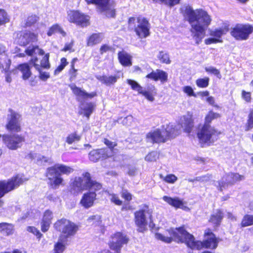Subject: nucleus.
<instances>
[{"instance_id": "obj_1", "label": "nucleus", "mask_w": 253, "mask_h": 253, "mask_svg": "<svg viewBox=\"0 0 253 253\" xmlns=\"http://www.w3.org/2000/svg\"><path fill=\"white\" fill-rule=\"evenodd\" d=\"M170 237L165 236L160 233H156L155 238L166 243H170L172 240L177 242L185 243L191 249L201 250L203 248L215 249L219 243V239L210 229L205 230V240L203 242L195 241L193 235L188 233L183 227L170 228L167 230Z\"/></svg>"}, {"instance_id": "obj_2", "label": "nucleus", "mask_w": 253, "mask_h": 253, "mask_svg": "<svg viewBox=\"0 0 253 253\" xmlns=\"http://www.w3.org/2000/svg\"><path fill=\"white\" fill-rule=\"evenodd\" d=\"M188 21L191 26V31L197 44H199L205 35L207 27L211 21V18L208 12L203 9L194 10L188 6L185 9Z\"/></svg>"}, {"instance_id": "obj_3", "label": "nucleus", "mask_w": 253, "mask_h": 253, "mask_svg": "<svg viewBox=\"0 0 253 253\" xmlns=\"http://www.w3.org/2000/svg\"><path fill=\"white\" fill-rule=\"evenodd\" d=\"M72 187L77 191L87 190L89 188L98 191L101 189L102 185L91 180L90 174L86 172L83 173L81 176L75 178L72 183Z\"/></svg>"}, {"instance_id": "obj_4", "label": "nucleus", "mask_w": 253, "mask_h": 253, "mask_svg": "<svg viewBox=\"0 0 253 253\" xmlns=\"http://www.w3.org/2000/svg\"><path fill=\"white\" fill-rule=\"evenodd\" d=\"M54 227L56 230L63 234L59 238H65V240L74 236L79 230L77 225L66 218H62L57 220L54 223Z\"/></svg>"}, {"instance_id": "obj_5", "label": "nucleus", "mask_w": 253, "mask_h": 253, "mask_svg": "<svg viewBox=\"0 0 253 253\" xmlns=\"http://www.w3.org/2000/svg\"><path fill=\"white\" fill-rule=\"evenodd\" d=\"M219 134L214 127L209 124H204L199 126L197 135L201 143H211Z\"/></svg>"}, {"instance_id": "obj_6", "label": "nucleus", "mask_w": 253, "mask_h": 253, "mask_svg": "<svg viewBox=\"0 0 253 253\" xmlns=\"http://www.w3.org/2000/svg\"><path fill=\"white\" fill-rule=\"evenodd\" d=\"M27 180L22 176L17 175L7 181H0V198L5 194L18 187Z\"/></svg>"}, {"instance_id": "obj_7", "label": "nucleus", "mask_w": 253, "mask_h": 253, "mask_svg": "<svg viewBox=\"0 0 253 253\" xmlns=\"http://www.w3.org/2000/svg\"><path fill=\"white\" fill-rule=\"evenodd\" d=\"M245 176L238 173L229 172L226 173L220 181L214 182V185L220 190L222 191L229 185H232L235 183L244 180Z\"/></svg>"}, {"instance_id": "obj_8", "label": "nucleus", "mask_w": 253, "mask_h": 253, "mask_svg": "<svg viewBox=\"0 0 253 253\" xmlns=\"http://www.w3.org/2000/svg\"><path fill=\"white\" fill-rule=\"evenodd\" d=\"M87 3H93L97 5L99 10L108 17H114L115 15V9L113 3L110 0H85Z\"/></svg>"}, {"instance_id": "obj_9", "label": "nucleus", "mask_w": 253, "mask_h": 253, "mask_svg": "<svg viewBox=\"0 0 253 253\" xmlns=\"http://www.w3.org/2000/svg\"><path fill=\"white\" fill-rule=\"evenodd\" d=\"M2 140L9 149L15 150L21 147L25 139L19 134H5L2 136Z\"/></svg>"}, {"instance_id": "obj_10", "label": "nucleus", "mask_w": 253, "mask_h": 253, "mask_svg": "<svg viewBox=\"0 0 253 253\" xmlns=\"http://www.w3.org/2000/svg\"><path fill=\"white\" fill-rule=\"evenodd\" d=\"M46 176L48 180V184L52 188L57 189L63 184L64 180L61 177V173L53 166L47 169Z\"/></svg>"}, {"instance_id": "obj_11", "label": "nucleus", "mask_w": 253, "mask_h": 253, "mask_svg": "<svg viewBox=\"0 0 253 253\" xmlns=\"http://www.w3.org/2000/svg\"><path fill=\"white\" fill-rule=\"evenodd\" d=\"M128 238L125 234L117 232L114 234L109 243L110 248L116 252V253H121L123 246L126 244L128 242Z\"/></svg>"}, {"instance_id": "obj_12", "label": "nucleus", "mask_w": 253, "mask_h": 253, "mask_svg": "<svg viewBox=\"0 0 253 253\" xmlns=\"http://www.w3.org/2000/svg\"><path fill=\"white\" fill-rule=\"evenodd\" d=\"M253 31L250 25H237L231 30V35L237 40H246Z\"/></svg>"}, {"instance_id": "obj_13", "label": "nucleus", "mask_w": 253, "mask_h": 253, "mask_svg": "<svg viewBox=\"0 0 253 253\" xmlns=\"http://www.w3.org/2000/svg\"><path fill=\"white\" fill-rule=\"evenodd\" d=\"M10 114L7 116V124L6 127L9 131L19 132L21 130V116L12 110H9Z\"/></svg>"}, {"instance_id": "obj_14", "label": "nucleus", "mask_w": 253, "mask_h": 253, "mask_svg": "<svg viewBox=\"0 0 253 253\" xmlns=\"http://www.w3.org/2000/svg\"><path fill=\"white\" fill-rule=\"evenodd\" d=\"M135 222L138 227V230L140 232H143L147 225V216H150V212L147 207H145L144 209L137 211L134 213Z\"/></svg>"}, {"instance_id": "obj_15", "label": "nucleus", "mask_w": 253, "mask_h": 253, "mask_svg": "<svg viewBox=\"0 0 253 253\" xmlns=\"http://www.w3.org/2000/svg\"><path fill=\"white\" fill-rule=\"evenodd\" d=\"M68 18L70 22L83 27L89 25L88 17L77 11H70L68 14Z\"/></svg>"}, {"instance_id": "obj_16", "label": "nucleus", "mask_w": 253, "mask_h": 253, "mask_svg": "<svg viewBox=\"0 0 253 253\" xmlns=\"http://www.w3.org/2000/svg\"><path fill=\"white\" fill-rule=\"evenodd\" d=\"M38 35L37 34L26 31L17 34L16 41L20 45L26 46L30 43L35 42L38 41Z\"/></svg>"}, {"instance_id": "obj_17", "label": "nucleus", "mask_w": 253, "mask_h": 253, "mask_svg": "<svg viewBox=\"0 0 253 253\" xmlns=\"http://www.w3.org/2000/svg\"><path fill=\"white\" fill-rule=\"evenodd\" d=\"M135 31L140 38H145L149 35V24L144 18H137V24L135 28Z\"/></svg>"}, {"instance_id": "obj_18", "label": "nucleus", "mask_w": 253, "mask_h": 253, "mask_svg": "<svg viewBox=\"0 0 253 253\" xmlns=\"http://www.w3.org/2000/svg\"><path fill=\"white\" fill-rule=\"evenodd\" d=\"M180 128H182L183 130L187 133H190L194 127V119L192 114L190 112L182 116L179 121L178 125Z\"/></svg>"}, {"instance_id": "obj_19", "label": "nucleus", "mask_w": 253, "mask_h": 253, "mask_svg": "<svg viewBox=\"0 0 253 253\" xmlns=\"http://www.w3.org/2000/svg\"><path fill=\"white\" fill-rule=\"evenodd\" d=\"M88 192L84 193L81 201L80 204L85 209H88L93 206L96 200V194L94 189H88Z\"/></svg>"}, {"instance_id": "obj_20", "label": "nucleus", "mask_w": 253, "mask_h": 253, "mask_svg": "<svg viewBox=\"0 0 253 253\" xmlns=\"http://www.w3.org/2000/svg\"><path fill=\"white\" fill-rule=\"evenodd\" d=\"M70 87L74 94L77 96V99L80 101H82L83 100L87 99H91L97 95L95 92H92L88 93L85 90L77 87L74 84L70 85Z\"/></svg>"}, {"instance_id": "obj_21", "label": "nucleus", "mask_w": 253, "mask_h": 253, "mask_svg": "<svg viewBox=\"0 0 253 253\" xmlns=\"http://www.w3.org/2000/svg\"><path fill=\"white\" fill-rule=\"evenodd\" d=\"M146 138L147 141L153 143L164 142L167 141L165 134L163 133V129L150 132L147 134Z\"/></svg>"}, {"instance_id": "obj_22", "label": "nucleus", "mask_w": 253, "mask_h": 253, "mask_svg": "<svg viewBox=\"0 0 253 253\" xmlns=\"http://www.w3.org/2000/svg\"><path fill=\"white\" fill-rule=\"evenodd\" d=\"M166 140L175 137L180 133V126L174 124H169L163 128Z\"/></svg>"}, {"instance_id": "obj_23", "label": "nucleus", "mask_w": 253, "mask_h": 253, "mask_svg": "<svg viewBox=\"0 0 253 253\" xmlns=\"http://www.w3.org/2000/svg\"><path fill=\"white\" fill-rule=\"evenodd\" d=\"M111 154H108V150L100 149L94 150L89 153V158L90 161L96 162L100 159H105L111 157Z\"/></svg>"}, {"instance_id": "obj_24", "label": "nucleus", "mask_w": 253, "mask_h": 253, "mask_svg": "<svg viewBox=\"0 0 253 253\" xmlns=\"http://www.w3.org/2000/svg\"><path fill=\"white\" fill-rule=\"evenodd\" d=\"M39 62L37 57L33 58L30 61V65L39 72V78L43 81H45L49 78V73L47 72L43 71L42 69H41L39 66Z\"/></svg>"}, {"instance_id": "obj_25", "label": "nucleus", "mask_w": 253, "mask_h": 253, "mask_svg": "<svg viewBox=\"0 0 253 253\" xmlns=\"http://www.w3.org/2000/svg\"><path fill=\"white\" fill-rule=\"evenodd\" d=\"M168 77V74L166 72L159 69L152 72L146 76L147 78L151 79L155 81L160 80L163 83L167 81Z\"/></svg>"}, {"instance_id": "obj_26", "label": "nucleus", "mask_w": 253, "mask_h": 253, "mask_svg": "<svg viewBox=\"0 0 253 253\" xmlns=\"http://www.w3.org/2000/svg\"><path fill=\"white\" fill-rule=\"evenodd\" d=\"M164 201L169 205L174 207L176 209H185L186 207L184 206L183 202L178 197L171 198L165 196L163 197Z\"/></svg>"}, {"instance_id": "obj_27", "label": "nucleus", "mask_w": 253, "mask_h": 253, "mask_svg": "<svg viewBox=\"0 0 253 253\" xmlns=\"http://www.w3.org/2000/svg\"><path fill=\"white\" fill-rule=\"evenodd\" d=\"M52 218V212L49 210H46L44 213L41 223V228L42 232H45L48 230Z\"/></svg>"}, {"instance_id": "obj_28", "label": "nucleus", "mask_w": 253, "mask_h": 253, "mask_svg": "<svg viewBox=\"0 0 253 253\" xmlns=\"http://www.w3.org/2000/svg\"><path fill=\"white\" fill-rule=\"evenodd\" d=\"M96 78L102 84L107 86H110L115 84L119 77L117 76H107V75H97Z\"/></svg>"}, {"instance_id": "obj_29", "label": "nucleus", "mask_w": 253, "mask_h": 253, "mask_svg": "<svg viewBox=\"0 0 253 253\" xmlns=\"http://www.w3.org/2000/svg\"><path fill=\"white\" fill-rule=\"evenodd\" d=\"M15 231L14 225L11 223L2 222L0 223V233L9 236L13 234Z\"/></svg>"}, {"instance_id": "obj_30", "label": "nucleus", "mask_w": 253, "mask_h": 253, "mask_svg": "<svg viewBox=\"0 0 253 253\" xmlns=\"http://www.w3.org/2000/svg\"><path fill=\"white\" fill-rule=\"evenodd\" d=\"M17 69L21 72L22 78L24 80H28L32 75L30 66L27 63L19 65Z\"/></svg>"}, {"instance_id": "obj_31", "label": "nucleus", "mask_w": 253, "mask_h": 253, "mask_svg": "<svg viewBox=\"0 0 253 253\" xmlns=\"http://www.w3.org/2000/svg\"><path fill=\"white\" fill-rule=\"evenodd\" d=\"M118 58L121 64L124 66H130L132 65L131 56L125 51L118 53Z\"/></svg>"}, {"instance_id": "obj_32", "label": "nucleus", "mask_w": 253, "mask_h": 253, "mask_svg": "<svg viewBox=\"0 0 253 253\" xmlns=\"http://www.w3.org/2000/svg\"><path fill=\"white\" fill-rule=\"evenodd\" d=\"M95 105L92 103L83 104L81 106V114L85 116L88 119Z\"/></svg>"}, {"instance_id": "obj_33", "label": "nucleus", "mask_w": 253, "mask_h": 253, "mask_svg": "<svg viewBox=\"0 0 253 253\" xmlns=\"http://www.w3.org/2000/svg\"><path fill=\"white\" fill-rule=\"evenodd\" d=\"M228 31V28L224 26L223 28L209 30V34L215 39H220L221 37Z\"/></svg>"}, {"instance_id": "obj_34", "label": "nucleus", "mask_w": 253, "mask_h": 253, "mask_svg": "<svg viewBox=\"0 0 253 253\" xmlns=\"http://www.w3.org/2000/svg\"><path fill=\"white\" fill-rule=\"evenodd\" d=\"M67 240L65 238H59L57 242L55 244L53 249V253H63L66 249Z\"/></svg>"}, {"instance_id": "obj_35", "label": "nucleus", "mask_w": 253, "mask_h": 253, "mask_svg": "<svg viewBox=\"0 0 253 253\" xmlns=\"http://www.w3.org/2000/svg\"><path fill=\"white\" fill-rule=\"evenodd\" d=\"M140 94H142L149 101L153 102L155 98L154 96L157 94L156 89L154 86H152L147 90L144 91Z\"/></svg>"}, {"instance_id": "obj_36", "label": "nucleus", "mask_w": 253, "mask_h": 253, "mask_svg": "<svg viewBox=\"0 0 253 253\" xmlns=\"http://www.w3.org/2000/svg\"><path fill=\"white\" fill-rule=\"evenodd\" d=\"M2 56L3 58H0V70L7 73L9 70L11 61L8 58L6 55H2Z\"/></svg>"}, {"instance_id": "obj_37", "label": "nucleus", "mask_w": 253, "mask_h": 253, "mask_svg": "<svg viewBox=\"0 0 253 253\" xmlns=\"http://www.w3.org/2000/svg\"><path fill=\"white\" fill-rule=\"evenodd\" d=\"M61 174H69L74 171V169L69 166L57 164L53 166Z\"/></svg>"}, {"instance_id": "obj_38", "label": "nucleus", "mask_w": 253, "mask_h": 253, "mask_svg": "<svg viewBox=\"0 0 253 253\" xmlns=\"http://www.w3.org/2000/svg\"><path fill=\"white\" fill-rule=\"evenodd\" d=\"M223 217V213L220 210H217L210 218V221L215 225H219Z\"/></svg>"}, {"instance_id": "obj_39", "label": "nucleus", "mask_w": 253, "mask_h": 253, "mask_svg": "<svg viewBox=\"0 0 253 253\" xmlns=\"http://www.w3.org/2000/svg\"><path fill=\"white\" fill-rule=\"evenodd\" d=\"M103 37L100 34H93L88 38L87 44L88 46H93L101 42Z\"/></svg>"}, {"instance_id": "obj_40", "label": "nucleus", "mask_w": 253, "mask_h": 253, "mask_svg": "<svg viewBox=\"0 0 253 253\" xmlns=\"http://www.w3.org/2000/svg\"><path fill=\"white\" fill-rule=\"evenodd\" d=\"M26 53L29 56L33 55L35 54H39V55H43L44 53V51L39 48L38 46L37 45H30L29 46L26 50Z\"/></svg>"}, {"instance_id": "obj_41", "label": "nucleus", "mask_w": 253, "mask_h": 253, "mask_svg": "<svg viewBox=\"0 0 253 253\" xmlns=\"http://www.w3.org/2000/svg\"><path fill=\"white\" fill-rule=\"evenodd\" d=\"M252 225H253V215L245 214L242 219L241 226L242 227H245Z\"/></svg>"}, {"instance_id": "obj_42", "label": "nucleus", "mask_w": 253, "mask_h": 253, "mask_svg": "<svg viewBox=\"0 0 253 253\" xmlns=\"http://www.w3.org/2000/svg\"><path fill=\"white\" fill-rule=\"evenodd\" d=\"M58 33L61 34L63 37L66 36V33L63 31L62 28L58 24L53 25L47 32V35L51 36L53 34Z\"/></svg>"}, {"instance_id": "obj_43", "label": "nucleus", "mask_w": 253, "mask_h": 253, "mask_svg": "<svg viewBox=\"0 0 253 253\" xmlns=\"http://www.w3.org/2000/svg\"><path fill=\"white\" fill-rule=\"evenodd\" d=\"M157 57L161 62L165 64H170V60L169 55L168 53L163 51H160L157 55Z\"/></svg>"}, {"instance_id": "obj_44", "label": "nucleus", "mask_w": 253, "mask_h": 253, "mask_svg": "<svg viewBox=\"0 0 253 253\" xmlns=\"http://www.w3.org/2000/svg\"><path fill=\"white\" fill-rule=\"evenodd\" d=\"M220 117V115L217 113H214L212 111H210L208 114L206 116L205 119L204 124H209L211 121L215 119L218 118Z\"/></svg>"}, {"instance_id": "obj_45", "label": "nucleus", "mask_w": 253, "mask_h": 253, "mask_svg": "<svg viewBox=\"0 0 253 253\" xmlns=\"http://www.w3.org/2000/svg\"><path fill=\"white\" fill-rule=\"evenodd\" d=\"M81 139V136L74 132L69 134L66 139V142L68 144H71L75 141H78Z\"/></svg>"}, {"instance_id": "obj_46", "label": "nucleus", "mask_w": 253, "mask_h": 253, "mask_svg": "<svg viewBox=\"0 0 253 253\" xmlns=\"http://www.w3.org/2000/svg\"><path fill=\"white\" fill-rule=\"evenodd\" d=\"M30 156L32 159H35L38 163L41 164L43 163H47L49 160L48 158L37 153H31Z\"/></svg>"}, {"instance_id": "obj_47", "label": "nucleus", "mask_w": 253, "mask_h": 253, "mask_svg": "<svg viewBox=\"0 0 253 253\" xmlns=\"http://www.w3.org/2000/svg\"><path fill=\"white\" fill-rule=\"evenodd\" d=\"M49 58V53H46L45 56L43 57L42 59L40 61V64H39V66L40 67L41 69H49L50 68Z\"/></svg>"}, {"instance_id": "obj_48", "label": "nucleus", "mask_w": 253, "mask_h": 253, "mask_svg": "<svg viewBox=\"0 0 253 253\" xmlns=\"http://www.w3.org/2000/svg\"><path fill=\"white\" fill-rule=\"evenodd\" d=\"M210 79L208 77L198 79L196 81V85L201 88H206L208 86Z\"/></svg>"}, {"instance_id": "obj_49", "label": "nucleus", "mask_w": 253, "mask_h": 253, "mask_svg": "<svg viewBox=\"0 0 253 253\" xmlns=\"http://www.w3.org/2000/svg\"><path fill=\"white\" fill-rule=\"evenodd\" d=\"M160 177L165 182L171 184L174 183L177 180V177L172 174H168L166 176H164L162 174H160Z\"/></svg>"}, {"instance_id": "obj_50", "label": "nucleus", "mask_w": 253, "mask_h": 253, "mask_svg": "<svg viewBox=\"0 0 253 253\" xmlns=\"http://www.w3.org/2000/svg\"><path fill=\"white\" fill-rule=\"evenodd\" d=\"M127 83L132 89L137 91L139 93L142 92V87L135 81L129 79L127 80Z\"/></svg>"}, {"instance_id": "obj_51", "label": "nucleus", "mask_w": 253, "mask_h": 253, "mask_svg": "<svg viewBox=\"0 0 253 253\" xmlns=\"http://www.w3.org/2000/svg\"><path fill=\"white\" fill-rule=\"evenodd\" d=\"M159 158V154L157 152H151L145 157V160L148 162L156 161Z\"/></svg>"}, {"instance_id": "obj_52", "label": "nucleus", "mask_w": 253, "mask_h": 253, "mask_svg": "<svg viewBox=\"0 0 253 253\" xmlns=\"http://www.w3.org/2000/svg\"><path fill=\"white\" fill-rule=\"evenodd\" d=\"M205 70L206 72H207L208 73H211V74L216 76L219 79H221V75L220 73V71L218 69L215 68V67H213L212 66L206 67Z\"/></svg>"}, {"instance_id": "obj_53", "label": "nucleus", "mask_w": 253, "mask_h": 253, "mask_svg": "<svg viewBox=\"0 0 253 253\" xmlns=\"http://www.w3.org/2000/svg\"><path fill=\"white\" fill-rule=\"evenodd\" d=\"M8 21L6 12L4 10L0 9V26L8 22Z\"/></svg>"}, {"instance_id": "obj_54", "label": "nucleus", "mask_w": 253, "mask_h": 253, "mask_svg": "<svg viewBox=\"0 0 253 253\" xmlns=\"http://www.w3.org/2000/svg\"><path fill=\"white\" fill-rule=\"evenodd\" d=\"M109 196L111 202L118 206L122 205L123 202L120 199L118 195L114 194H109Z\"/></svg>"}, {"instance_id": "obj_55", "label": "nucleus", "mask_w": 253, "mask_h": 253, "mask_svg": "<svg viewBox=\"0 0 253 253\" xmlns=\"http://www.w3.org/2000/svg\"><path fill=\"white\" fill-rule=\"evenodd\" d=\"M38 20L39 17L36 15H32L30 16H29L26 20V26H30L38 21Z\"/></svg>"}, {"instance_id": "obj_56", "label": "nucleus", "mask_w": 253, "mask_h": 253, "mask_svg": "<svg viewBox=\"0 0 253 253\" xmlns=\"http://www.w3.org/2000/svg\"><path fill=\"white\" fill-rule=\"evenodd\" d=\"M104 143L108 146V149H105L106 150H108V154H111L112 155V150L116 146V143L115 142H111L107 139H104Z\"/></svg>"}, {"instance_id": "obj_57", "label": "nucleus", "mask_w": 253, "mask_h": 253, "mask_svg": "<svg viewBox=\"0 0 253 253\" xmlns=\"http://www.w3.org/2000/svg\"><path fill=\"white\" fill-rule=\"evenodd\" d=\"M183 91L187 94L189 96H193L196 97V94L194 92V90L191 86H185L183 87Z\"/></svg>"}, {"instance_id": "obj_58", "label": "nucleus", "mask_w": 253, "mask_h": 253, "mask_svg": "<svg viewBox=\"0 0 253 253\" xmlns=\"http://www.w3.org/2000/svg\"><path fill=\"white\" fill-rule=\"evenodd\" d=\"M27 231L29 232L32 233L33 234L35 235L38 238L40 239L42 236V234L40 232V231L33 226H28L27 229Z\"/></svg>"}, {"instance_id": "obj_59", "label": "nucleus", "mask_w": 253, "mask_h": 253, "mask_svg": "<svg viewBox=\"0 0 253 253\" xmlns=\"http://www.w3.org/2000/svg\"><path fill=\"white\" fill-rule=\"evenodd\" d=\"M218 42H222V40L219 39H215L213 37L209 38L205 40V43L207 45Z\"/></svg>"}, {"instance_id": "obj_60", "label": "nucleus", "mask_w": 253, "mask_h": 253, "mask_svg": "<svg viewBox=\"0 0 253 253\" xmlns=\"http://www.w3.org/2000/svg\"><path fill=\"white\" fill-rule=\"evenodd\" d=\"M122 197L127 201H130L132 199V195L126 190L123 189L122 192Z\"/></svg>"}, {"instance_id": "obj_61", "label": "nucleus", "mask_w": 253, "mask_h": 253, "mask_svg": "<svg viewBox=\"0 0 253 253\" xmlns=\"http://www.w3.org/2000/svg\"><path fill=\"white\" fill-rule=\"evenodd\" d=\"M156 2L161 1L169 5H173L178 3L180 0H153Z\"/></svg>"}, {"instance_id": "obj_62", "label": "nucleus", "mask_w": 253, "mask_h": 253, "mask_svg": "<svg viewBox=\"0 0 253 253\" xmlns=\"http://www.w3.org/2000/svg\"><path fill=\"white\" fill-rule=\"evenodd\" d=\"M211 178V175L210 174L205 175L201 176H198L195 178L196 181L201 182L208 181Z\"/></svg>"}, {"instance_id": "obj_63", "label": "nucleus", "mask_w": 253, "mask_h": 253, "mask_svg": "<svg viewBox=\"0 0 253 253\" xmlns=\"http://www.w3.org/2000/svg\"><path fill=\"white\" fill-rule=\"evenodd\" d=\"M133 118L132 116H128L125 118L123 120V124L126 126H131Z\"/></svg>"}, {"instance_id": "obj_64", "label": "nucleus", "mask_w": 253, "mask_h": 253, "mask_svg": "<svg viewBox=\"0 0 253 253\" xmlns=\"http://www.w3.org/2000/svg\"><path fill=\"white\" fill-rule=\"evenodd\" d=\"M242 96L243 98L247 102H249L251 100V93L249 92H246L244 90L242 91Z\"/></svg>"}]
</instances>
